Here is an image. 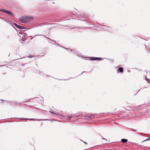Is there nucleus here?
<instances>
[{
  "label": "nucleus",
  "mask_w": 150,
  "mask_h": 150,
  "mask_svg": "<svg viewBox=\"0 0 150 150\" xmlns=\"http://www.w3.org/2000/svg\"><path fill=\"white\" fill-rule=\"evenodd\" d=\"M83 142L84 143H85V144H87V143H86V142Z\"/></svg>",
  "instance_id": "obj_12"
},
{
  "label": "nucleus",
  "mask_w": 150,
  "mask_h": 150,
  "mask_svg": "<svg viewBox=\"0 0 150 150\" xmlns=\"http://www.w3.org/2000/svg\"><path fill=\"white\" fill-rule=\"evenodd\" d=\"M37 35H35L34 37H35V36H37Z\"/></svg>",
  "instance_id": "obj_13"
},
{
  "label": "nucleus",
  "mask_w": 150,
  "mask_h": 150,
  "mask_svg": "<svg viewBox=\"0 0 150 150\" xmlns=\"http://www.w3.org/2000/svg\"><path fill=\"white\" fill-rule=\"evenodd\" d=\"M72 50H70V51H71V52H72Z\"/></svg>",
  "instance_id": "obj_15"
},
{
  "label": "nucleus",
  "mask_w": 150,
  "mask_h": 150,
  "mask_svg": "<svg viewBox=\"0 0 150 150\" xmlns=\"http://www.w3.org/2000/svg\"><path fill=\"white\" fill-rule=\"evenodd\" d=\"M149 139H150V137H149V139H147L144 141H143L142 142H145L146 141H148V140H149Z\"/></svg>",
  "instance_id": "obj_10"
},
{
  "label": "nucleus",
  "mask_w": 150,
  "mask_h": 150,
  "mask_svg": "<svg viewBox=\"0 0 150 150\" xmlns=\"http://www.w3.org/2000/svg\"><path fill=\"white\" fill-rule=\"evenodd\" d=\"M48 39H49L50 40H51V41H53L54 42H56L55 41V40H51L50 38H48Z\"/></svg>",
  "instance_id": "obj_11"
},
{
  "label": "nucleus",
  "mask_w": 150,
  "mask_h": 150,
  "mask_svg": "<svg viewBox=\"0 0 150 150\" xmlns=\"http://www.w3.org/2000/svg\"><path fill=\"white\" fill-rule=\"evenodd\" d=\"M2 100V101H3V100Z\"/></svg>",
  "instance_id": "obj_19"
},
{
  "label": "nucleus",
  "mask_w": 150,
  "mask_h": 150,
  "mask_svg": "<svg viewBox=\"0 0 150 150\" xmlns=\"http://www.w3.org/2000/svg\"><path fill=\"white\" fill-rule=\"evenodd\" d=\"M84 72V71L83 72H82V73L81 74H83Z\"/></svg>",
  "instance_id": "obj_16"
},
{
  "label": "nucleus",
  "mask_w": 150,
  "mask_h": 150,
  "mask_svg": "<svg viewBox=\"0 0 150 150\" xmlns=\"http://www.w3.org/2000/svg\"><path fill=\"white\" fill-rule=\"evenodd\" d=\"M39 73H40V74H41V72H39Z\"/></svg>",
  "instance_id": "obj_18"
},
{
  "label": "nucleus",
  "mask_w": 150,
  "mask_h": 150,
  "mask_svg": "<svg viewBox=\"0 0 150 150\" xmlns=\"http://www.w3.org/2000/svg\"><path fill=\"white\" fill-rule=\"evenodd\" d=\"M22 119L24 120H33V119H27V118H21Z\"/></svg>",
  "instance_id": "obj_9"
},
{
  "label": "nucleus",
  "mask_w": 150,
  "mask_h": 150,
  "mask_svg": "<svg viewBox=\"0 0 150 150\" xmlns=\"http://www.w3.org/2000/svg\"><path fill=\"white\" fill-rule=\"evenodd\" d=\"M0 11H2L3 13H5L6 14L10 15L11 16H13V13L9 11L6 10L4 9H0Z\"/></svg>",
  "instance_id": "obj_2"
},
{
  "label": "nucleus",
  "mask_w": 150,
  "mask_h": 150,
  "mask_svg": "<svg viewBox=\"0 0 150 150\" xmlns=\"http://www.w3.org/2000/svg\"><path fill=\"white\" fill-rule=\"evenodd\" d=\"M121 142L123 143L126 142L127 141V140L126 139H122L121 140Z\"/></svg>",
  "instance_id": "obj_7"
},
{
  "label": "nucleus",
  "mask_w": 150,
  "mask_h": 150,
  "mask_svg": "<svg viewBox=\"0 0 150 150\" xmlns=\"http://www.w3.org/2000/svg\"><path fill=\"white\" fill-rule=\"evenodd\" d=\"M74 52L76 53V52Z\"/></svg>",
  "instance_id": "obj_20"
},
{
  "label": "nucleus",
  "mask_w": 150,
  "mask_h": 150,
  "mask_svg": "<svg viewBox=\"0 0 150 150\" xmlns=\"http://www.w3.org/2000/svg\"><path fill=\"white\" fill-rule=\"evenodd\" d=\"M14 25L17 28H18V29H23L24 28H23L22 27L17 25L16 23H14Z\"/></svg>",
  "instance_id": "obj_5"
},
{
  "label": "nucleus",
  "mask_w": 150,
  "mask_h": 150,
  "mask_svg": "<svg viewBox=\"0 0 150 150\" xmlns=\"http://www.w3.org/2000/svg\"><path fill=\"white\" fill-rule=\"evenodd\" d=\"M50 112L53 113V114H56V115H57V113H56V112H54V111H53L52 110H51V111H50Z\"/></svg>",
  "instance_id": "obj_8"
},
{
  "label": "nucleus",
  "mask_w": 150,
  "mask_h": 150,
  "mask_svg": "<svg viewBox=\"0 0 150 150\" xmlns=\"http://www.w3.org/2000/svg\"><path fill=\"white\" fill-rule=\"evenodd\" d=\"M65 117L67 118V120L69 122L70 121V120H69L71 118H78V119L79 118V116L78 115V116H77L76 115H75V116L74 115V116L71 115L70 116H66Z\"/></svg>",
  "instance_id": "obj_3"
},
{
  "label": "nucleus",
  "mask_w": 150,
  "mask_h": 150,
  "mask_svg": "<svg viewBox=\"0 0 150 150\" xmlns=\"http://www.w3.org/2000/svg\"><path fill=\"white\" fill-rule=\"evenodd\" d=\"M32 18L28 16H22L19 18V22L25 23H30L31 20Z\"/></svg>",
  "instance_id": "obj_1"
},
{
  "label": "nucleus",
  "mask_w": 150,
  "mask_h": 150,
  "mask_svg": "<svg viewBox=\"0 0 150 150\" xmlns=\"http://www.w3.org/2000/svg\"><path fill=\"white\" fill-rule=\"evenodd\" d=\"M134 131H137V130H134Z\"/></svg>",
  "instance_id": "obj_14"
},
{
  "label": "nucleus",
  "mask_w": 150,
  "mask_h": 150,
  "mask_svg": "<svg viewBox=\"0 0 150 150\" xmlns=\"http://www.w3.org/2000/svg\"><path fill=\"white\" fill-rule=\"evenodd\" d=\"M102 58L95 57H91L90 58V60L91 61L99 60H103Z\"/></svg>",
  "instance_id": "obj_4"
},
{
  "label": "nucleus",
  "mask_w": 150,
  "mask_h": 150,
  "mask_svg": "<svg viewBox=\"0 0 150 150\" xmlns=\"http://www.w3.org/2000/svg\"><path fill=\"white\" fill-rule=\"evenodd\" d=\"M118 72V71H120V72L122 73L123 71V68L122 67H120L118 69H117Z\"/></svg>",
  "instance_id": "obj_6"
},
{
  "label": "nucleus",
  "mask_w": 150,
  "mask_h": 150,
  "mask_svg": "<svg viewBox=\"0 0 150 150\" xmlns=\"http://www.w3.org/2000/svg\"><path fill=\"white\" fill-rule=\"evenodd\" d=\"M28 57H30V56H28Z\"/></svg>",
  "instance_id": "obj_17"
}]
</instances>
